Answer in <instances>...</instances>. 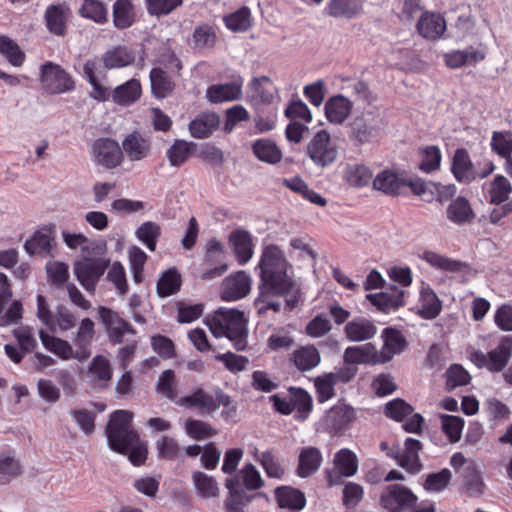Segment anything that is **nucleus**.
Segmentation results:
<instances>
[{
    "label": "nucleus",
    "instance_id": "63",
    "mask_svg": "<svg viewBox=\"0 0 512 512\" xmlns=\"http://www.w3.org/2000/svg\"><path fill=\"white\" fill-rule=\"evenodd\" d=\"M422 157L418 168L425 173H432L440 169L442 153L438 146L429 145L420 150Z\"/></svg>",
    "mask_w": 512,
    "mask_h": 512
},
{
    "label": "nucleus",
    "instance_id": "15",
    "mask_svg": "<svg viewBox=\"0 0 512 512\" xmlns=\"http://www.w3.org/2000/svg\"><path fill=\"white\" fill-rule=\"evenodd\" d=\"M381 338L383 345L379 351H376V362L387 363L395 355L401 354L408 346V342L402 332L393 327H387L382 330Z\"/></svg>",
    "mask_w": 512,
    "mask_h": 512
},
{
    "label": "nucleus",
    "instance_id": "51",
    "mask_svg": "<svg viewBox=\"0 0 512 512\" xmlns=\"http://www.w3.org/2000/svg\"><path fill=\"white\" fill-rule=\"evenodd\" d=\"M181 275L176 268H169L157 281L156 291L159 297L165 298L176 294L181 287Z\"/></svg>",
    "mask_w": 512,
    "mask_h": 512
},
{
    "label": "nucleus",
    "instance_id": "47",
    "mask_svg": "<svg viewBox=\"0 0 512 512\" xmlns=\"http://www.w3.org/2000/svg\"><path fill=\"white\" fill-rule=\"evenodd\" d=\"M149 77L151 82V91L155 98L164 99L173 91L175 86L174 82L162 68H153L150 71Z\"/></svg>",
    "mask_w": 512,
    "mask_h": 512
},
{
    "label": "nucleus",
    "instance_id": "10",
    "mask_svg": "<svg viewBox=\"0 0 512 512\" xmlns=\"http://www.w3.org/2000/svg\"><path fill=\"white\" fill-rule=\"evenodd\" d=\"M43 88L51 94L67 93L75 88L73 78L60 65L46 62L40 68Z\"/></svg>",
    "mask_w": 512,
    "mask_h": 512
},
{
    "label": "nucleus",
    "instance_id": "27",
    "mask_svg": "<svg viewBox=\"0 0 512 512\" xmlns=\"http://www.w3.org/2000/svg\"><path fill=\"white\" fill-rule=\"evenodd\" d=\"M446 218L455 225L463 226L472 223L475 212L466 197L458 196L447 206Z\"/></svg>",
    "mask_w": 512,
    "mask_h": 512
},
{
    "label": "nucleus",
    "instance_id": "22",
    "mask_svg": "<svg viewBox=\"0 0 512 512\" xmlns=\"http://www.w3.org/2000/svg\"><path fill=\"white\" fill-rule=\"evenodd\" d=\"M176 404L186 409H196L200 415H210L218 409L214 396L202 388H197L191 394L179 398Z\"/></svg>",
    "mask_w": 512,
    "mask_h": 512
},
{
    "label": "nucleus",
    "instance_id": "53",
    "mask_svg": "<svg viewBox=\"0 0 512 512\" xmlns=\"http://www.w3.org/2000/svg\"><path fill=\"white\" fill-rule=\"evenodd\" d=\"M442 309V303L430 288L422 289L420 295L419 315L423 319L431 320L436 318Z\"/></svg>",
    "mask_w": 512,
    "mask_h": 512
},
{
    "label": "nucleus",
    "instance_id": "11",
    "mask_svg": "<svg viewBox=\"0 0 512 512\" xmlns=\"http://www.w3.org/2000/svg\"><path fill=\"white\" fill-rule=\"evenodd\" d=\"M12 295L7 276L0 272V327L18 325L23 318V304L20 300L12 301L4 311L6 305L11 301Z\"/></svg>",
    "mask_w": 512,
    "mask_h": 512
},
{
    "label": "nucleus",
    "instance_id": "54",
    "mask_svg": "<svg viewBox=\"0 0 512 512\" xmlns=\"http://www.w3.org/2000/svg\"><path fill=\"white\" fill-rule=\"evenodd\" d=\"M192 480L197 494L205 499L218 497L220 490L216 479L202 471H195Z\"/></svg>",
    "mask_w": 512,
    "mask_h": 512
},
{
    "label": "nucleus",
    "instance_id": "50",
    "mask_svg": "<svg viewBox=\"0 0 512 512\" xmlns=\"http://www.w3.org/2000/svg\"><path fill=\"white\" fill-rule=\"evenodd\" d=\"M421 259L431 267L446 272H460L465 267V263L459 260H454L430 250H425L421 255Z\"/></svg>",
    "mask_w": 512,
    "mask_h": 512
},
{
    "label": "nucleus",
    "instance_id": "56",
    "mask_svg": "<svg viewBox=\"0 0 512 512\" xmlns=\"http://www.w3.org/2000/svg\"><path fill=\"white\" fill-rule=\"evenodd\" d=\"M461 477L463 485L469 495L479 496L483 494L484 482L475 463L469 462V464L463 468Z\"/></svg>",
    "mask_w": 512,
    "mask_h": 512
},
{
    "label": "nucleus",
    "instance_id": "41",
    "mask_svg": "<svg viewBox=\"0 0 512 512\" xmlns=\"http://www.w3.org/2000/svg\"><path fill=\"white\" fill-rule=\"evenodd\" d=\"M101 67V60L98 58L88 59L83 65V76L92 86L91 97L98 101H105L109 97L108 89L102 86L96 77Z\"/></svg>",
    "mask_w": 512,
    "mask_h": 512
},
{
    "label": "nucleus",
    "instance_id": "1",
    "mask_svg": "<svg viewBox=\"0 0 512 512\" xmlns=\"http://www.w3.org/2000/svg\"><path fill=\"white\" fill-rule=\"evenodd\" d=\"M256 270L259 276L258 295L253 306L257 316L265 319L269 312L279 313L281 297L285 298L284 310L293 311L302 300V291L284 252L275 244L263 247Z\"/></svg>",
    "mask_w": 512,
    "mask_h": 512
},
{
    "label": "nucleus",
    "instance_id": "52",
    "mask_svg": "<svg viewBox=\"0 0 512 512\" xmlns=\"http://www.w3.org/2000/svg\"><path fill=\"white\" fill-rule=\"evenodd\" d=\"M89 373L99 387H106L113 375L110 361L102 355H96L89 365Z\"/></svg>",
    "mask_w": 512,
    "mask_h": 512
},
{
    "label": "nucleus",
    "instance_id": "2",
    "mask_svg": "<svg viewBox=\"0 0 512 512\" xmlns=\"http://www.w3.org/2000/svg\"><path fill=\"white\" fill-rule=\"evenodd\" d=\"M264 484L257 468L251 463L245 464L236 474L228 476L224 481L228 491L223 503L225 511L246 512L256 497V494L249 492L262 488Z\"/></svg>",
    "mask_w": 512,
    "mask_h": 512
},
{
    "label": "nucleus",
    "instance_id": "60",
    "mask_svg": "<svg viewBox=\"0 0 512 512\" xmlns=\"http://www.w3.org/2000/svg\"><path fill=\"white\" fill-rule=\"evenodd\" d=\"M135 235L150 251H155L157 239L161 235V227L153 221L143 222L136 230Z\"/></svg>",
    "mask_w": 512,
    "mask_h": 512
},
{
    "label": "nucleus",
    "instance_id": "21",
    "mask_svg": "<svg viewBox=\"0 0 512 512\" xmlns=\"http://www.w3.org/2000/svg\"><path fill=\"white\" fill-rule=\"evenodd\" d=\"M151 140L140 132L129 133L122 141V151L131 162L142 161L151 153Z\"/></svg>",
    "mask_w": 512,
    "mask_h": 512
},
{
    "label": "nucleus",
    "instance_id": "64",
    "mask_svg": "<svg viewBox=\"0 0 512 512\" xmlns=\"http://www.w3.org/2000/svg\"><path fill=\"white\" fill-rule=\"evenodd\" d=\"M511 192L512 186L507 178L502 175H496L493 181L490 183L488 190L490 203L497 205L504 203L508 200Z\"/></svg>",
    "mask_w": 512,
    "mask_h": 512
},
{
    "label": "nucleus",
    "instance_id": "19",
    "mask_svg": "<svg viewBox=\"0 0 512 512\" xmlns=\"http://www.w3.org/2000/svg\"><path fill=\"white\" fill-rule=\"evenodd\" d=\"M70 17L71 10L65 3L49 5L44 13L47 30L55 36H64Z\"/></svg>",
    "mask_w": 512,
    "mask_h": 512
},
{
    "label": "nucleus",
    "instance_id": "23",
    "mask_svg": "<svg viewBox=\"0 0 512 512\" xmlns=\"http://www.w3.org/2000/svg\"><path fill=\"white\" fill-rule=\"evenodd\" d=\"M420 36L428 40H438L446 30V21L440 14L424 11L416 25Z\"/></svg>",
    "mask_w": 512,
    "mask_h": 512
},
{
    "label": "nucleus",
    "instance_id": "45",
    "mask_svg": "<svg viewBox=\"0 0 512 512\" xmlns=\"http://www.w3.org/2000/svg\"><path fill=\"white\" fill-rule=\"evenodd\" d=\"M255 460L261 465L268 478L282 479L284 477L285 468L273 449L256 452Z\"/></svg>",
    "mask_w": 512,
    "mask_h": 512
},
{
    "label": "nucleus",
    "instance_id": "13",
    "mask_svg": "<svg viewBox=\"0 0 512 512\" xmlns=\"http://www.w3.org/2000/svg\"><path fill=\"white\" fill-rule=\"evenodd\" d=\"M356 419V410L346 403L338 402L324 415L325 429L333 434H338L349 429Z\"/></svg>",
    "mask_w": 512,
    "mask_h": 512
},
{
    "label": "nucleus",
    "instance_id": "32",
    "mask_svg": "<svg viewBox=\"0 0 512 512\" xmlns=\"http://www.w3.org/2000/svg\"><path fill=\"white\" fill-rule=\"evenodd\" d=\"M275 498L280 508L289 509L293 512L301 511L306 505L305 494L291 486L277 487Z\"/></svg>",
    "mask_w": 512,
    "mask_h": 512
},
{
    "label": "nucleus",
    "instance_id": "48",
    "mask_svg": "<svg viewBox=\"0 0 512 512\" xmlns=\"http://www.w3.org/2000/svg\"><path fill=\"white\" fill-rule=\"evenodd\" d=\"M141 96V84L137 79H130L116 87L112 93L113 101L127 106L136 102Z\"/></svg>",
    "mask_w": 512,
    "mask_h": 512
},
{
    "label": "nucleus",
    "instance_id": "33",
    "mask_svg": "<svg viewBox=\"0 0 512 512\" xmlns=\"http://www.w3.org/2000/svg\"><path fill=\"white\" fill-rule=\"evenodd\" d=\"M290 361L300 372H308L321 362L320 352L314 345L301 346L290 355Z\"/></svg>",
    "mask_w": 512,
    "mask_h": 512
},
{
    "label": "nucleus",
    "instance_id": "49",
    "mask_svg": "<svg viewBox=\"0 0 512 512\" xmlns=\"http://www.w3.org/2000/svg\"><path fill=\"white\" fill-rule=\"evenodd\" d=\"M362 10V5L354 0H329L324 8V12L331 17H345L351 19L358 15Z\"/></svg>",
    "mask_w": 512,
    "mask_h": 512
},
{
    "label": "nucleus",
    "instance_id": "12",
    "mask_svg": "<svg viewBox=\"0 0 512 512\" xmlns=\"http://www.w3.org/2000/svg\"><path fill=\"white\" fill-rule=\"evenodd\" d=\"M422 449L421 442L414 438H407L405 440V448L392 449L387 452V456L394 459L398 466L405 469L410 474H418L423 465L419 458V451Z\"/></svg>",
    "mask_w": 512,
    "mask_h": 512
},
{
    "label": "nucleus",
    "instance_id": "62",
    "mask_svg": "<svg viewBox=\"0 0 512 512\" xmlns=\"http://www.w3.org/2000/svg\"><path fill=\"white\" fill-rule=\"evenodd\" d=\"M192 145L193 143L176 139L166 151V157L170 165L178 167L185 163L192 153Z\"/></svg>",
    "mask_w": 512,
    "mask_h": 512
},
{
    "label": "nucleus",
    "instance_id": "40",
    "mask_svg": "<svg viewBox=\"0 0 512 512\" xmlns=\"http://www.w3.org/2000/svg\"><path fill=\"white\" fill-rule=\"evenodd\" d=\"M512 336H504L500 343L488 353L489 371H502L511 358Z\"/></svg>",
    "mask_w": 512,
    "mask_h": 512
},
{
    "label": "nucleus",
    "instance_id": "25",
    "mask_svg": "<svg viewBox=\"0 0 512 512\" xmlns=\"http://www.w3.org/2000/svg\"><path fill=\"white\" fill-rule=\"evenodd\" d=\"M344 333L350 342H363L377 334V326L373 320L359 316L346 323Z\"/></svg>",
    "mask_w": 512,
    "mask_h": 512
},
{
    "label": "nucleus",
    "instance_id": "17",
    "mask_svg": "<svg viewBox=\"0 0 512 512\" xmlns=\"http://www.w3.org/2000/svg\"><path fill=\"white\" fill-rule=\"evenodd\" d=\"M251 277L245 271H238L223 280L220 296L231 302L244 298L251 290Z\"/></svg>",
    "mask_w": 512,
    "mask_h": 512
},
{
    "label": "nucleus",
    "instance_id": "57",
    "mask_svg": "<svg viewBox=\"0 0 512 512\" xmlns=\"http://www.w3.org/2000/svg\"><path fill=\"white\" fill-rule=\"evenodd\" d=\"M223 21L229 30L233 32H245L252 25L251 10L247 6H242L235 12L224 16Z\"/></svg>",
    "mask_w": 512,
    "mask_h": 512
},
{
    "label": "nucleus",
    "instance_id": "39",
    "mask_svg": "<svg viewBox=\"0 0 512 512\" xmlns=\"http://www.w3.org/2000/svg\"><path fill=\"white\" fill-rule=\"evenodd\" d=\"M113 24L123 30L131 27L136 21V11L132 0H116L112 7Z\"/></svg>",
    "mask_w": 512,
    "mask_h": 512
},
{
    "label": "nucleus",
    "instance_id": "38",
    "mask_svg": "<svg viewBox=\"0 0 512 512\" xmlns=\"http://www.w3.org/2000/svg\"><path fill=\"white\" fill-rule=\"evenodd\" d=\"M220 120L215 113H202L189 123V131L196 139L209 137L218 128Z\"/></svg>",
    "mask_w": 512,
    "mask_h": 512
},
{
    "label": "nucleus",
    "instance_id": "6",
    "mask_svg": "<svg viewBox=\"0 0 512 512\" xmlns=\"http://www.w3.org/2000/svg\"><path fill=\"white\" fill-rule=\"evenodd\" d=\"M110 266V259L102 255H94L87 251L82 260L75 261L73 271L77 281L90 294L96 290V286Z\"/></svg>",
    "mask_w": 512,
    "mask_h": 512
},
{
    "label": "nucleus",
    "instance_id": "37",
    "mask_svg": "<svg viewBox=\"0 0 512 512\" xmlns=\"http://www.w3.org/2000/svg\"><path fill=\"white\" fill-rule=\"evenodd\" d=\"M62 237L68 248H81L83 256L87 254V251L93 252L94 255H104L106 252V243L104 241L89 243L88 238L82 233L62 231Z\"/></svg>",
    "mask_w": 512,
    "mask_h": 512
},
{
    "label": "nucleus",
    "instance_id": "24",
    "mask_svg": "<svg viewBox=\"0 0 512 512\" xmlns=\"http://www.w3.org/2000/svg\"><path fill=\"white\" fill-rule=\"evenodd\" d=\"M242 78L224 84H213L206 90V98L211 103L239 100L242 96Z\"/></svg>",
    "mask_w": 512,
    "mask_h": 512
},
{
    "label": "nucleus",
    "instance_id": "7",
    "mask_svg": "<svg viewBox=\"0 0 512 512\" xmlns=\"http://www.w3.org/2000/svg\"><path fill=\"white\" fill-rule=\"evenodd\" d=\"M306 155L312 163L321 169L333 165L339 156V148L325 130L316 132L306 146Z\"/></svg>",
    "mask_w": 512,
    "mask_h": 512
},
{
    "label": "nucleus",
    "instance_id": "30",
    "mask_svg": "<svg viewBox=\"0 0 512 512\" xmlns=\"http://www.w3.org/2000/svg\"><path fill=\"white\" fill-rule=\"evenodd\" d=\"M94 326L95 324L90 318H84L78 327L73 341L76 346V359L80 362H84L91 355L89 346L95 334Z\"/></svg>",
    "mask_w": 512,
    "mask_h": 512
},
{
    "label": "nucleus",
    "instance_id": "14",
    "mask_svg": "<svg viewBox=\"0 0 512 512\" xmlns=\"http://www.w3.org/2000/svg\"><path fill=\"white\" fill-rule=\"evenodd\" d=\"M99 318L106 328L109 341L114 345L122 343L125 334L136 333L129 322L109 308L101 307L99 309Z\"/></svg>",
    "mask_w": 512,
    "mask_h": 512
},
{
    "label": "nucleus",
    "instance_id": "5",
    "mask_svg": "<svg viewBox=\"0 0 512 512\" xmlns=\"http://www.w3.org/2000/svg\"><path fill=\"white\" fill-rule=\"evenodd\" d=\"M348 138L355 146L376 143L382 133V120L372 110H365L351 118L348 125Z\"/></svg>",
    "mask_w": 512,
    "mask_h": 512
},
{
    "label": "nucleus",
    "instance_id": "36",
    "mask_svg": "<svg viewBox=\"0 0 512 512\" xmlns=\"http://www.w3.org/2000/svg\"><path fill=\"white\" fill-rule=\"evenodd\" d=\"M485 58V54L473 47L464 50H452L444 55L445 64L452 69L465 65H476Z\"/></svg>",
    "mask_w": 512,
    "mask_h": 512
},
{
    "label": "nucleus",
    "instance_id": "61",
    "mask_svg": "<svg viewBox=\"0 0 512 512\" xmlns=\"http://www.w3.org/2000/svg\"><path fill=\"white\" fill-rule=\"evenodd\" d=\"M79 14L86 19L98 24L107 22L108 11L104 3L99 0H83Z\"/></svg>",
    "mask_w": 512,
    "mask_h": 512
},
{
    "label": "nucleus",
    "instance_id": "20",
    "mask_svg": "<svg viewBox=\"0 0 512 512\" xmlns=\"http://www.w3.org/2000/svg\"><path fill=\"white\" fill-rule=\"evenodd\" d=\"M353 102L343 94L329 97L324 104V114L329 123L342 125L350 116Z\"/></svg>",
    "mask_w": 512,
    "mask_h": 512
},
{
    "label": "nucleus",
    "instance_id": "43",
    "mask_svg": "<svg viewBox=\"0 0 512 512\" xmlns=\"http://www.w3.org/2000/svg\"><path fill=\"white\" fill-rule=\"evenodd\" d=\"M134 53L125 46H117L106 51L102 56V62L106 69L123 68L133 64Z\"/></svg>",
    "mask_w": 512,
    "mask_h": 512
},
{
    "label": "nucleus",
    "instance_id": "8",
    "mask_svg": "<svg viewBox=\"0 0 512 512\" xmlns=\"http://www.w3.org/2000/svg\"><path fill=\"white\" fill-rule=\"evenodd\" d=\"M91 159L96 166L114 169L120 166L124 154L119 143L109 137H100L91 145Z\"/></svg>",
    "mask_w": 512,
    "mask_h": 512
},
{
    "label": "nucleus",
    "instance_id": "4",
    "mask_svg": "<svg viewBox=\"0 0 512 512\" xmlns=\"http://www.w3.org/2000/svg\"><path fill=\"white\" fill-rule=\"evenodd\" d=\"M133 413L128 410L114 411L107 423L105 433L111 450L126 454L137 444L139 436L132 427Z\"/></svg>",
    "mask_w": 512,
    "mask_h": 512
},
{
    "label": "nucleus",
    "instance_id": "59",
    "mask_svg": "<svg viewBox=\"0 0 512 512\" xmlns=\"http://www.w3.org/2000/svg\"><path fill=\"white\" fill-rule=\"evenodd\" d=\"M156 391L175 403L179 400L176 375L172 369H167L159 375L156 383Z\"/></svg>",
    "mask_w": 512,
    "mask_h": 512
},
{
    "label": "nucleus",
    "instance_id": "16",
    "mask_svg": "<svg viewBox=\"0 0 512 512\" xmlns=\"http://www.w3.org/2000/svg\"><path fill=\"white\" fill-rule=\"evenodd\" d=\"M55 245L54 225L50 224L35 231L25 241L24 249L29 255L48 257L53 256L52 251Z\"/></svg>",
    "mask_w": 512,
    "mask_h": 512
},
{
    "label": "nucleus",
    "instance_id": "31",
    "mask_svg": "<svg viewBox=\"0 0 512 512\" xmlns=\"http://www.w3.org/2000/svg\"><path fill=\"white\" fill-rule=\"evenodd\" d=\"M322 461V453L318 448L312 446L304 447L299 453L296 474L300 478H308L319 470Z\"/></svg>",
    "mask_w": 512,
    "mask_h": 512
},
{
    "label": "nucleus",
    "instance_id": "35",
    "mask_svg": "<svg viewBox=\"0 0 512 512\" xmlns=\"http://www.w3.org/2000/svg\"><path fill=\"white\" fill-rule=\"evenodd\" d=\"M372 177L371 169L362 163H346L342 171V179L355 188L368 186Z\"/></svg>",
    "mask_w": 512,
    "mask_h": 512
},
{
    "label": "nucleus",
    "instance_id": "9",
    "mask_svg": "<svg viewBox=\"0 0 512 512\" xmlns=\"http://www.w3.org/2000/svg\"><path fill=\"white\" fill-rule=\"evenodd\" d=\"M418 497L404 485L390 484L380 494L379 505L386 512H403L410 510Z\"/></svg>",
    "mask_w": 512,
    "mask_h": 512
},
{
    "label": "nucleus",
    "instance_id": "55",
    "mask_svg": "<svg viewBox=\"0 0 512 512\" xmlns=\"http://www.w3.org/2000/svg\"><path fill=\"white\" fill-rule=\"evenodd\" d=\"M335 469L345 477H352L358 471V458L356 454L348 448L340 449L333 459Z\"/></svg>",
    "mask_w": 512,
    "mask_h": 512
},
{
    "label": "nucleus",
    "instance_id": "46",
    "mask_svg": "<svg viewBox=\"0 0 512 512\" xmlns=\"http://www.w3.org/2000/svg\"><path fill=\"white\" fill-rule=\"evenodd\" d=\"M288 391L293 411H297L295 418L302 421L306 420L313 408L311 395L305 389L299 387H290Z\"/></svg>",
    "mask_w": 512,
    "mask_h": 512
},
{
    "label": "nucleus",
    "instance_id": "3",
    "mask_svg": "<svg viewBox=\"0 0 512 512\" xmlns=\"http://www.w3.org/2000/svg\"><path fill=\"white\" fill-rule=\"evenodd\" d=\"M206 324L215 337H227L237 351L247 346V321L244 312L235 308H218Z\"/></svg>",
    "mask_w": 512,
    "mask_h": 512
},
{
    "label": "nucleus",
    "instance_id": "34",
    "mask_svg": "<svg viewBox=\"0 0 512 512\" xmlns=\"http://www.w3.org/2000/svg\"><path fill=\"white\" fill-rule=\"evenodd\" d=\"M254 156L261 162L275 165L283 157L282 151L275 141L269 138L255 140L251 145Z\"/></svg>",
    "mask_w": 512,
    "mask_h": 512
},
{
    "label": "nucleus",
    "instance_id": "28",
    "mask_svg": "<svg viewBox=\"0 0 512 512\" xmlns=\"http://www.w3.org/2000/svg\"><path fill=\"white\" fill-rule=\"evenodd\" d=\"M405 292L398 288H394L390 292H380L375 294H368L366 298L369 302L376 306L377 309L385 314L397 311L405 305L404 300Z\"/></svg>",
    "mask_w": 512,
    "mask_h": 512
},
{
    "label": "nucleus",
    "instance_id": "58",
    "mask_svg": "<svg viewBox=\"0 0 512 512\" xmlns=\"http://www.w3.org/2000/svg\"><path fill=\"white\" fill-rule=\"evenodd\" d=\"M184 429L186 434L196 441L208 439L218 434V430L213 428L209 423L193 418H188L185 421Z\"/></svg>",
    "mask_w": 512,
    "mask_h": 512
},
{
    "label": "nucleus",
    "instance_id": "29",
    "mask_svg": "<svg viewBox=\"0 0 512 512\" xmlns=\"http://www.w3.org/2000/svg\"><path fill=\"white\" fill-rule=\"evenodd\" d=\"M373 188L388 196L403 194L404 177L394 170L385 169L379 172L373 179Z\"/></svg>",
    "mask_w": 512,
    "mask_h": 512
},
{
    "label": "nucleus",
    "instance_id": "44",
    "mask_svg": "<svg viewBox=\"0 0 512 512\" xmlns=\"http://www.w3.org/2000/svg\"><path fill=\"white\" fill-rule=\"evenodd\" d=\"M375 346L367 343L361 346H349L345 349L343 354L344 364H368L376 362Z\"/></svg>",
    "mask_w": 512,
    "mask_h": 512
},
{
    "label": "nucleus",
    "instance_id": "26",
    "mask_svg": "<svg viewBox=\"0 0 512 512\" xmlns=\"http://www.w3.org/2000/svg\"><path fill=\"white\" fill-rule=\"evenodd\" d=\"M451 172L460 183L469 184L475 181L474 165L465 148L455 150L451 162Z\"/></svg>",
    "mask_w": 512,
    "mask_h": 512
},
{
    "label": "nucleus",
    "instance_id": "42",
    "mask_svg": "<svg viewBox=\"0 0 512 512\" xmlns=\"http://www.w3.org/2000/svg\"><path fill=\"white\" fill-rule=\"evenodd\" d=\"M39 338L41 340L42 345L48 351L58 356L60 359H76V350H73L71 344L68 341L49 335L44 330L39 331Z\"/></svg>",
    "mask_w": 512,
    "mask_h": 512
},
{
    "label": "nucleus",
    "instance_id": "18",
    "mask_svg": "<svg viewBox=\"0 0 512 512\" xmlns=\"http://www.w3.org/2000/svg\"><path fill=\"white\" fill-rule=\"evenodd\" d=\"M231 250L239 265L248 263L254 255V237L244 229L233 230L228 237Z\"/></svg>",
    "mask_w": 512,
    "mask_h": 512
}]
</instances>
